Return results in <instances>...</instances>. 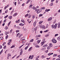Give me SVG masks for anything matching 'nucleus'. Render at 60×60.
I'll use <instances>...</instances> for the list:
<instances>
[{
  "label": "nucleus",
  "instance_id": "f257e3e1",
  "mask_svg": "<svg viewBox=\"0 0 60 60\" xmlns=\"http://www.w3.org/2000/svg\"><path fill=\"white\" fill-rule=\"evenodd\" d=\"M28 16H29L28 17V18H30L31 17H32V15H31L30 14H27L25 15V17H27Z\"/></svg>",
  "mask_w": 60,
  "mask_h": 60
},
{
  "label": "nucleus",
  "instance_id": "f03ea898",
  "mask_svg": "<svg viewBox=\"0 0 60 60\" xmlns=\"http://www.w3.org/2000/svg\"><path fill=\"white\" fill-rule=\"evenodd\" d=\"M42 11V10H41V9H38V11L37 12V13L38 14L40 12H41Z\"/></svg>",
  "mask_w": 60,
  "mask_h": 60
},
{
  "label": "nucleus",
  "instance_id": "7ed1b4c3",
  "mask_svg": "<svg viewBox=\"0 0 60 60\" xmlns=\"http://www.w3.org/2000/svg\"><path fill=\"white\" fill-rule=\"evenodd\" d=\"M52 28H54V29H56V27L55 26V25H53L52 26Z\"/></svg>",
  "mask_w": 60,
  "mask_h": 60
},
{
  "label": "nucleus",
  "instance_id": "20e7f679",
  "mask_svg": "<svg viewBox=\"0 0 60 60\" xmlns=\"http://www.w3.org/2000/svg\"><path fill=\"white\" fill-rule=\"evenodd\" d=\"M52 19V18L51 17L49 18L48 19V21L49 22V21H51Z\"/></svg>",
  "mask_w": 60,
  "mask_h": 60
},
{
  "label": "nucleus",
  "instance_id": "39448f33",
  "mask_svg": "<svg viewBox=\"0 0 60 60\" xmlns=\"http://www.w3.org/2000/svg\"><path fill=\"white\" fill-rule=\"evenodd\" d=\"M52 42L53 43H55L56 42V40L53 39L52 40Z\"/></svg>",
  "mask_w": 60,
  "mask_h": 60
},
{
  "label": "nucleus",
  "instance_id": "423d86ee",
  "mask_svg": "<svg viewBox=\"0 0 60 60\" xmlns=\"http://www.w3.org/2000/svg\"><path fill=\"white\" fill-rule=\"evenodd\" d=\"M11 55L10 53H9L8 54L7 56V59H9V56H11Z\"/></svg>",
  "mask_w": 60,
  "mask_h": 60
},
{
  "label": "nucleus",
  "instance_id": "0eeeda50",
  "mask_svg": "<svg viewBox=\"0 0 60 60\" xmlns=\"http://www.w3.org/2000/svg\"><path fill=\"white\" fill-rule=\"evenodd\" d=\"M22 43H24L25 42H26V40H22Z\"/></svg>",
  "mask_w": 60,
  "mask_h": 60
},
{
  "label": "nucleus",
  "instance_id": "6e6552de",
  "mask_svg": "<svg viewBox=\"0 0 60 60\" xmlns=\"http://www.w3.org/2000/svg\"><path fill=\"white\" fill-rule=\"evenodd\" d=\"M19 20H20L19 19L18 20L16 21L15 22L16 23H19V22H20Z\"/></svg>",
  "mask_w": 60,
  "mask_h": 60
},
{
  "label": "nucleus",
  "instance_id": "1a4fd4ad",
  "mask_svg": "<svg viewBox=\"0 0 60 60\" xmlns=\"http://www.w3.org/2000/svg\"><path fill=\"white\" fill-rule=\"evenodd\" d=\"M32 47H31L28 50V51L30 52V51H31V50H32Z\"/></svg>",
  "mask_w": 60,
  "mask_h": 60
},
{
  "label": "nucleus",
  "instance_id": "9d476101",
  "mask_svg": "<svg viewBox=\"0 0 60 60\" xmlns=\"http://www.w3.org/2000/svg\"><path fill=\"white\" fill-rule=\"evenodd\" d=\"M24 25L25 24H23V23H20L19 25V26H24Z\"/></svg>",
  "mask_w": 60,
  "mask_h": 60
},
{
  "label": "nucleus",
  "instance_id": "9b49d317",
  "mask_svg": "<svg viewBox=\"0 0 60 60\" xmlns=\"http://www.w3.org/2000/svg\"><path fill=\"white\" fill-rule=\"evenodd\" d=\"M25 40V37H22L21 39V41Z\"/></svg>",
  "mask_w": 60,
  "mask_h": 60
},
{
  "label": "nucleus",
  "instance_id": "f8f14e48",
  "mask_svg": "<svg viewBox=\"0 0 60 60\" xmlns=\"http://www.w3.org/2000/svg\"><path fill=\"white\" fill-rule=\"evenodd\" d=\"M12 16H10L8 17V18L9 19H12Z\"/></svg>",
  "mask_w": 60,
  "mask_h": 60
},
{
  "label": "nucleus",
  "instance_id": "ddd939ff",
  "mask_svg": "<svg viewBox=\"0 0 60 60\" xmlns=\"http://www.w3.org/2000/svg\"><path fill=\"white\" fill-rule=\"evenodd\" d=\"M17 14H18V13H15L13 15V17H15L16 16V15H17Z\"/></svg>",
  "mask_w": 60,
  "mask_h": 60
},
{
  "label": "nucleus",
  "instance_id": "4468645a",
  "mask_svg": "<svg viewBox=\"0 0 60 60\" xmlns=\"http://www.w3.org/2000/svg\"><path fill=\"white\" fill-rule=\"evenodd\" d=\"M53 4H54L53 3H52L51 4H49V6L50 7L52 6H53Z\"/></svg>",
  "mask_w": 60,
  "mask_h": 60
},
{
  "label": "nucleus",
  "instance_id": "2eb2a0df",
  "mask_svg": "<svg viewBox=\"0 0 60 60\" xmlns=\"http://www.w3.org/2000/svg\"><path fill=\"white\" fill-rule=\"evenodd\" d=\"M21 21L22 22H23V23H25V21H24V20L23 19H22L21 20Z\"/></svg>",
  "mask_w": 60,
  "mask_h": 60
},
{
  "label": "nucleus",
  "instance_id": "dca6fc26",
  "mask_svg": "<svg viewBox=\"0 0 60 60\" xmlns=\"http://www.w3.org/2000/svg\"><path fill=\"white\" fill-rule=\"evenodd\" d=\"M45 28V26L44 25H43V26H42L41 28L42 29H44Z\"/></svg>",
  "mask_w": 60,
  "mask_h": 60
},
{
  "label": "nucleus",
  "instance_id": "f3484780",
  "mask_svg": "<svg viewBox=\"0 0 60 60\" xmlns=\"http://www.w3.org/2000/svg\"><path fill=\"white\" fill-rule=\"evenodd\" d=\"M36 21H35L34 23V27H35V26H36Z\"/></svg>",
  "mask_w": 60,
  "mask_h": 60
},
{
  "label": "nucleus",
  "instance_id": "a211bd4d",
  "mask_svg": "<svg viewBox=\"0 0 60 60\" xmlns=\"http://www.w3.org/2000/svg\"><path fill=\"white\" fill-rule=\"evenodd\" d=\"M33 5H30L29 7V9H30L31 8H32L33 7Z\"/></svg>",
  "mask_w": 60,
  "mask_h": 60
},
{
  "label": "nucleus",
  "instance_id": "6ab92c4d",
  "mask_svg": "<svg viewBox=\"0 0 60 60\" xmlns=\"http://www.w3.org/2000/svg\"><path fill=\"white\" fill-rule=\"evenodd\" d=\"M22 53H23V51L21 50L20 53V56H21L22 54Z\"/></svg>",
  "mask_w": 60,
  "mask_h": 60
},
{
  "label": "nucleus",
  "instance_id": "aec40b11",
  "mask_svg": "<svg viewBox=\"0 0 60 60\" xmlns=\"http://www.w3.org/2000/svg\"><path fill=\"white\" fill-rule=\"evenodd\" d=\"M50 9H46L45 10V11H46V12H48V11H50Z\"/></svg>",
  "mask_w": 60,
  "mask_h": 60
},
{
  "label": "nucleus",
  "instance_id": "412c9836",
  "mask_svg": "<svg viewBox=\"0 0 60 60\" xmlns=\"http://www.w3.org/2000/svg\"><path fill=\"white\" fill-rule=\"evenodd\" d=\"M43 25H42L41 24V25H39V26H40V28H42V26Z\"/></svg>",
  "mask_w": 60,
  "mask_h": 60
},
{
  "label": "nucleus",
  "instance_id": "4be33fe9",
  "mask_svg": "<svg viewBox=\"0 0 60 60\" xmlns=\"http://www.w3.org/2000/svg\"><path fill=\"white\" fill-rule=\"evenodd\" d=\"M31 8L32 9H33V10H35V8L34 7V6H33Z\"/></svg>",
  "mask_w": 60,
  "mask_h": 60
},
{
  "label": "nucleus",
  "instance_id": "5701e85b",
  "mask_svg": "<svg viewBox=\"0 0 60 60\" xmlns=\"http://www.w3.org/2000/svg\"><path fill=\"white\" fill-rule=\"evenodd\" d=\"M22 35H23L22 34H21L19 36V38H20L21 37V36H22Z\"/></svg>",
  "mask_w": 60,
  "mask_h": 60
},
{
  "label": "nucleus",
  "instance_id": "b1692460",
  "mask_svg": "<svg viewBox=\"0 0 60 60\" xmlns=\"http://www.w3.org/2000/svg\"><path fill=\"white\" fill-rule=\"evenodd\" d=\"M41 35H37V36H36V37H41Z\"/></svg>",
  "mask_w": 60,
  "mask_h": 60
},
{
  "label": "nucleus",
  "instance_id": "393cba45",
  "mask_svg": "<svg viewBox=\"0 0 60 60\" xmlns=\"http://www.w3.org/2000/svg\"><path fill=\"white\" fill-rule=\"evenodd\" d=\"M43 47H48V45L47 44H45L43 46Z\"/></svg>",
  "mask_w": 60,
  "mask_h": 60
},
{
  "label": "nucleus",
  "instance_id": "a878e982",
  "mask_svg": "<svg viewBox=\"0 0 60 60\" xmlns=\"http://www.w3.org/2000/svg\"><path fill=\"white\" fill-rule=\"evenodd\" d=\"M28 48V46H27L25 48V50H26L27 49V48Z\"/></svg>",
  "mask_w": 60,
  "mask_h": 60
},
{
  "label": "nucleus",
  "instance_id": "bb28decb",
  "mask_svg": "<svg viewBox=\"0 0 60 60\" xmlns=\"http://www.w3.org/2000/svg\"><path fill=\"white\" fill-rule=\"evenodd\" d=\"M46 42V41H43L42 42H41V44H44Z\"/></svg>",
  "mask_w": 60,
  "mask_h": 60
},
{
  "label": "nucleus",
  "instance_id": "cd10ccee",
  "mask_svg": "<svg viewBox=\"0 0 60 60\" xmlns=\"http://www.w3.org/2000/svg\"><path fill=\"white\" fill-rule=\"evenodd\" d=\"M53 53H49L48 54V56H50V55H53Z\"/></svg>",
  "mask_w": 60,
  "mask_h": 60
},
{
  "label": "nucleus",
  "instance_id": "c85d7f7f",
  "mask_svg": "<svg viewBox=\"0 0 60 60\" xmlns=\"http://www.w3.org/2000/svg\"><path fill=\"white\" fill-rule=\"evenodd\" d=\"M55 49H58V46H55L54 47Z\"/></svg>",
  "mask_w": 60,
  "mask_h": 60
},
{
  "label": "nucleus",
  "instance_id": "c756f323",
  "mask_svg": "<svg viewBox=\"0 0 60 60\" xmlns=\"http://www.w3.org/2000/svg\"><path fill=\"white\" fill-rule=\"evenodd\" d=\"M24 44H23V45H22L21 46H20L19 47V49H20V48H21V47H22V46H23V45H24Z\"/></svg>",
  "mask_w": 60,
  "mask_h": 60
},
{
  "label": "nucleus",
  "instance_id": "7c9ffc66",
  "mask_svg": "<svg viewBox=\"0 0 60 60\" xmlns=\"http://www.w3.org/2000/svg\"><path fill=\"white\" fill-rule=\"evenodd\" d=\"M43 22V21H40L39 22V24H41V23H42Z\"/></svg>",
  "mask_w": 60,
  "mask_h": 60
},
{
  "label": "nucleus",
  "instance_id": "2f4dec72",
  "mask_svg": "<svg viewBox=\"0 0 60 60\" xmlns=\"http://www.w3.org/2000/svg\"><path fill=\"white\" fill-rule=\"evenodd\" d=\"M34 41V39H32L31 40H30V42H33Z\"/></svg>",
  "mask_w": 60,
  "mask_h": 60
},
{
  "label": "nucleus",
  "instance_id": "473e14b6",
  "mask_svg": "<svg viewBox=\"0 0 60 60\" xmlns=\"http://www.w3.org/2000/svg\"><path fill=\"white\" fill-rule=\"evenodd\" d=\"M41 58L42 59H43V58H45V56H44L43 55L41 56Z\"/></svg>",
  "mask_w": 60,
  "mask_h": 60
},
{
  "label": "nucleus",
  "instance_id": "72a5a7b5",
  "mask_svg": "<svg viewBox=\"0 0 60 60\" xmlns=\"http://www.w3.org/2000/svg\"><path fill=\"white\" fill-rule=\"evenodd\" d=\"M20 33H19L17 34L16 35H17L16 37H18V36H19V35H20Z\"/></svg>",
  "mask_w": 60,
  "mask_h": 60
},
{
  "label": "nucleus",
  "instance_id": "f704fd0d",
  "mask_svg": "<svg viewBox=\"0 0 60 60\" xmlns=\"http://www.w3.org/2000/svg\"><path fill=\"white\" fill-rule=\"evenodd\" d=\"M27 21L28 22V23H30L31 22V21H30V20H29V19L27 20Z\"/></svg>",
  "mask_w": 60,
  "mask_h": 60
},
{
  "label": "nucleus",
  "instance_id": "c9c22d12",
  "mask_svg": "<svg viewBox=\"0 0 60 60\" xmlns=\"http://www.w3.org/2000/svg\"><path fill=\"white\" fill-rule=\"evenodd\" d=\"M56 19H55L54 21L53 22V23L54 24L55 23H56Z\"/></svg>",
  "mask_w": 60,
  "mask_h": 60
},
{
  "label": "nucleus",
  "instance_id": "e433bc0d",
  "mask_svg": "<svg viewBox=\"0 0 60 60\" xmlns=\"http://www.w3.org/2000/svg\"><path fill=\"white\" fill-rule=\"evenodd\" d=\"M57 56V54H54L53 55V57H55V56Z\"/></svg>",
  "mask_w": 60,
  "mask_h": 60
},
{
  "label": "nucleus",
  "instance_id": "4c0bfd02",
  "mask_svg": "<svg viewBox=\"0 0 60 60\" xmlns=\"http://www.w3.org/2000/svg\"><path fill=\"white\" fill-rule=\"evenodd\" d=\"M3 39V38L2 37H0V41Z\"/></svg>",
  "mask_w": 60,
  "mask_h": 60
},
{
  "label": "nucleus",
  "instance_id": "58836bf2",
  "mask_svg": "<svg viewBox=\"0 0 60 60\" xmlns=\"http://www.w3.org/2000/svg\"><path fill=\"white\" fill-rule=\"evenodd\" d=\"M35 47H36V48H37L40 47V46L38 45H36V46H35Z\"/></svg>",
  "mask_w": 60,
  "mask_h": 60
},
{
  "label": "nucleus",
  "instance_id": "ea45409f",
  "mask_svg": "<svg viewBox=\"0 0 60 60\" xmlns=\"http://www.w3.org/2000/svg\"><path fill=\"white\" fill-rule=\"evenodd\" d=\"M11 21H10V22L8 24V26H9V25H10V24H11Z\"/></svg>",
  "mask_w": 60,
  "mask_h": 60
},
{
  "label": "nucleus",
  "instance_id": "a19ab883",
  "mask_svg": "<svg viewBox=\"0 0 60 60\" xmlns=\"http://www.w3.org/2000/svg\"><path fill=\"white\" fill-rule=\"evenodd\" d=\"M57 39L58 41H60V37H58L57 38Z\"/></svg>",
  "mask_w": 60,
  "mask_h": 60
},
{
  "label": "nucleus",
  "instance_id": "79ce46f5",
  "mask_svg": "<svg viewBox=\"0 0 60 60\" xmlns=\"http://www.w3.org/2000/svg\"><path fill=\"white\" fill-rule=\"evenodd\" d=\"M49 36V34H47L45 35V37H48Z\"/></svg>",
  "mask_w": 60,
  "mask_h": 60
},
{
  "label": "nucleus",
  "instance_id": "37998d69",
  "mask_svg": "<svg viewBox=\"0 0 60 60\" xmlns=\"http://www.w3.org/2000/svg\"><path fill=\"white\" fill-rule=\"evenodd\" d=\"M40 41H41L40 40H38L37 41V42L38 43H39L40 42Z\"/></svg>",
  "mask_w": 60,
  "mask_h": 60
},
{
  "label": "nucleus",
  "instance_id": "c03bdc74",
  "mask_svg": "<svg viewBox=\"0 0 60 60\" xmlns=\"http://www.w3.org/2000/svg\"><path fill=\"white\" fill-rule=\"evenodd\" d=\"M34 30L35 31H36V30L37 29V27H36L35 28H34Z\"/></svg>",
  "mask_w": 60,
  "mask_h": 60
},
{
  "label": "nucleus",
  "instance_id": "a18cd8bd",
  "mask_svg": "<svg viewBox=\"0 0 60 60\" xmlns=\"http://www.w3.org/2000/svg\"><path fill=\"white\" fill-rule=\"evenodd\" d=\"M14 47H15V46H14L13 45L10 48L11 49H12V48H14Z\"/></svg>",
  "mask_w": 60,
  "mask_h": 60
},
{
  "label": "nucleus",
  "instance_id": "49530a36",
  "mask_svg": "<svg viewBox=\"0 0 60 60\" xmlns=\"http://www.w3.org/2000/svg\"><path fill=\"white\" fill-rule=\"evenodd\" d=\"M8 17V15H7L6 16H5L4 18V19H6Z\"/></svg>",
  "mask_w": 60,
  "mask_h": 60
},
{
  "label": "nucleus",
  "instance_id": "de8ad7c7",
  "mask_svg": "<svg viewBox=\"0 0 60 60\" xmlns=\"http://www.w3.org/2000/svg\"><path fill=\"white\" fill-rule=\"evenodd\" d=\"M48 50H46L45 51V53H48Z\"/></svg>",
  "mask_w": 60,
  "mask_h": 60
},
{
  "label": "nucleus",
  "instance_id": "09e8293b",
  "mask_svg": "<svg viewBox=\"0 0 60 60\" xmlns=\"http://www.w3.org/2000/svg\"><path fill=\"white\" fill-rule=\"evenodd\" d=\"M3 50H2L0 52V55L1 54H2V52H3Z\"/></svg>",
  "mask_w": 60,
  "mask_h": 60
},
{
  "label": "nucleus",
  "instance_id": "8fccbe9b",
  "mask_svg": "<svg viewBox=\"0 0 60 60\" xmlns=\"http://www.w3.org/2000/svg\"><path fill=\"white\" fill-rule=\"evenodd\" d=\"M7 29H8V27H7V26H6L5 27V30H7Z\"/></svg>",
  "mask_w": 60,
  "mask_h": 60
},
{
  "label": "nucleus",
  "instance_id": "3c124183",
  "mask_svg": "<svg viewBox=\"0 0 60 60\" xmlns=\"http://www.w3.org/2000/svg\"><path fill=\"white\" fill-rule=\"evenodd\" d=\"M49 45L51 47H52V44H51V43H50V44H49Z\"/></svg>",
  "mask_w": 60,
  "mask_h": 60
},
{
  "label": "nucleus",
  "instance_id": "603ef678",
  "mask_svg": "<svg viewBox=\"0 0 60 60\" xmlns=\"http://www.w3.org/2000/svg\"><path fill=\"white\" fill-rule=\"evenodd\" d=\"M43 15V14H40L39 15V17H41V16H42Z\"/></svg>",
  "mask_w": 60,
  "mask_h": 60
},
{
  "label": "nucleus",
  "instance_id": "864d4df0",
  "mask_svg": "<svg viewBox=\"0 0 60 60\" xmlns=\"http://www.w3.org/2000/svg\"><path fill=\"white\" fill-rule=\"evenodd\" d=\"M58 34H55V37H56L57 36H58Z\"/></svg>",
  "mask_w": 60,
  "mask_h": 60
},
{
  "label": "nucleus",
  "instance_id": "5fc2aeb1",
  "mask_svg": "<svg viewBox=\"0 0 60 60\" xmlns=\"http://www.w3.org/2000/svg\"><path fill=\"white\" fill-rule=\"evenodd\" d=\"M11 39H10L8 41V42L10 43H11Z\"/></svg>",
  "mask_w": 60,
  "mask_h": 60
},
{
  "label": "nucleus",
  "instance_id": "6e6d98bb",
  "mask_svg": "<svg viewBox=\"0 0 60 60\" xmlns=\"http://www.w3.org/2000/svg\"><path fill=\"white\" fill-rule=\"evenodd\" d=\"M30 0H28L26 2L27 4V3H28L30 1Z\"/></svg>",
  "mask_w": 60,
  "mask_h": 60
},
{
  "label": "nucleus",
  "instance_id": "4d7b16f0",
  "mask_svg": "<svg viewBox=\"0 0 60 60\" xmlns=\"http://www.w3.org/2000/svg\"><path fill=\"white\" fill-rule=\"evenodd\" d=\"M50 46H49L47 47V49H50Z\"/></svg>",
  "mask_w": 60,
  "mask_h": 60
},
{
  "label": "nucleus",
  "instance_id": "13d9d810",
  "mask_svg": "<svg viewBox=\"0 0 60 60\" xmlns=\"http://www.w3.org/2000/svg\"><path fill=\"white\" fill-rule=\"evenodd\" d=\"M7 20V19H5L4 21V23H5V22H6V21Z\"/></svg>",
  "mask_w": 60,
  "mask_h": 60
},
{
  "label": "nucleus",
  "instance_id": "bf43d9fd",
  "mask_svg": "<svg viewBox=\"0 0 60 60\" xmlns=\"http://www.w3.org/2000/svg\"><path fill=\"white\" fill-rule=\"evenodd\" d=\"M38 9H37L36 10H35V12H36L37 13V11H38Z\"/></svg>",
  "mask_w": 60,
  "mask_h": 60
},
{
  "label": "nucleus",
  "instance_id": "052dcab7",
  "mask_svg": "<svg viewBox=\"0 0 60 60\" xmlns=\"http://www.w3.org/2000/svg\"><path fill=\"white\" fill-rule=\"evenodd\" d=\"M8 38V35H7L6 37V39H7V38Z\"/></svg>",
  "mask_w": 60,
  "mask_h": 60
},
{
  "label": "nucleus",
  "instance_id": "680f3d73",
  "mask_svg": "<svg viewBox=\"0 0 60 60\" xmlns=\"http://www.w3.org/2000/svg\"><path fill=\"white\" fill-rule=\"evenodd\" d=\"M32 19H34V18H35V17H34V15H33L32 16Z\"/></svg>",
  "mask_w": 60,
  "mask_h": 60
},
{
  "label": "nucleus",
  "instance_id": "e2e57ef3",
  "mask_svg": "<svg viewBox=\"0 0 60 60\" xmlns=\"http://www.w3.org/2000/svg\"><path fill=\"white\" fill-rule=\"evenodd\" d=\"M19 30H16V33H18V32H19Z\"/></svg>",
  "mask_w": 60,
  "mask_h": 60
},
{
  "label": "nucleus",
  "instance_id": "0e129e2a",
  "mask_svg": "<svg viewBox=\"0 0 60 60\" xmlns=\"http://www.w3.org/2000/svg\"><path fill=\"white\" fill-rule=\"evenodd\" d=\"M39 57H40V56H38L36 58V59H38V58H39Z\"/></svg>",
  "mask_w": 60,
  "mask_h": 60
},
{
  "label": "nucleus",
  "instance_id": "69168bd1",
  "mask_svg": "<svg viewBox=\"0 0 60 60\" xmlns=\"http://www.w3.org/2000/svg\"><path fill=\"white\" fill-rule=\"evenodd\" d=\"M46 28H48L49 27V25L47 24L46 26Z\"/></svg>",
  "mask_w": 60,
  "mask_h": 60
},
{
  "label": "nucleus",
  "instance_id": "338daca9",
  "mask_svg": "<svg viewBox=\"0 0 60 60\" xmlns=\"http://www.w3.org/2000/svg\"><path fill=\"white\" fill-rule=\"evenodd\" d=\"M8 12V10H7L5 12V13H6L7 12Z\"/></svg>",
  "mask_w": 60,
  "mask_h": 60
},
{
  "label": "nucleus",
  "instance_id": "774afa93",
  "mask_svg": "<svg viewBox=\"0 0 60 60\" xmlns=\"http://www.w3.org/2000/svg\"><path fill=\"white\" fill-rule=\"evenodd\" d=\"M57 56L59 58H60V55H59Z\"/></svg>",
  "mask_w": 60,
  "mask_h": 60
}]
</instances>
